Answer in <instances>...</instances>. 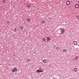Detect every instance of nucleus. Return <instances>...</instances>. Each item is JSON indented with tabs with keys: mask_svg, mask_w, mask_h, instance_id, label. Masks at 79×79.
<instances>
[{
	"mask_svg": "<svg viewBox=\"0 0 79 79\" xmlns=\"http://www.w3.org/2000/svg\"><path fill=\"white\" fill-rule=\"evenodd\" d=\"M77 19H79V15H78L77 16Z\"/></svg>",
	"mask_w": 79,
	"mask_h": 79,
	"instance_id": "obj_18",
	"label": "nucleus"
},
{
	"mask_svg": "<svg viewBox=\"0 0 79 79\" xmlns=\"http://www.w3.org/2000/svg\"><path fill=\"white\" fill-rule=\"evenodd\" d=\"M47 40L48 42H49V41H50V38H47Z\"/></svg>",
	"mask_w": 79,
	"mask_h": 79,
	"instance_id": "obj_10",
	"label": "nucleus"
},
{
	"mask_svg": "<svg viewBox=\"0 0 79 79\" xmlns=\"http://www.w3.org/2000/svg\"><path fill=\"white\" fill-rule=\"evenodd\" d=\"M42 40H43V41H44V42H45L46 40V39L45 38H43L42 39Z\"/></svg>",
	"mask_w": 79,
	"mask_h": 79,
	"instance_id": "obj_11",
	"label": "nucleus"
},
{
	"mask_svg": "<svg viewBox=\"0 0 79 79\" xmlns=\"http://www.w3.org/2000/svg\"><path fill=\"white\" fill-rule=\"evenodd\" d=\"M14 31H15H15H16V28H14Z\"/></svg>",
	"mask_w": 79,
	"mask_h": 79,
	"instance_id": "obj_17",
	"label": "nucleus"
},
{
	"mask_svg": "<svg viewBox=\"0 0 79 79\" xmlns=\"http://www.w3.org/2000/svg\"><path fill=\"white\" fill-rule=\"evenodd\" d=\"M31 6V5L30 4L27 5V7H28V8H30Z\"/></svg>",
	"mask_w": 79,
	"mask_h": 79,
	"instance_id": "obj_9",
	"label": "nucleus"
},
{
	"mask_svg": "<svg viewBox=\"0 0 79 79\" xmlns=\"http://www.w3.org/2000/svg\"><path fill=\"white\" fill-rule=\"evenodd\" d=\"M60 31H61V33L60 34V35H61L64 33V29L63 28H60Z\"/></svg>",
	"mask_w": 79,
	"mask_h": 79,
	"instance_id": "obj_2",
	"label": "nucleus"
},
{
	"mask_svg": "<svg viewBox=\"0 0 79 79\" xmlns=\"http://www.w3.org/2000/svg\"><path fill=\"white\" fill-rule=\"evenodd\" d=\"M43 62L44 63H47V60H43Z\"/></svg>",
	"mask_w": 79,
	"mask_h": 79,
	"instance_id": "obj_8",
	"label": "nucleus"
},
{
	"mask_svg": "<svg viewBox=\"0 0 79 79\" xmlns=\"http://www.w3.org/2000/svg\"><path fill=\"white\" fill-rule=\"evenodd\" d=\"M66 51H67L66 49H63V52H64V53H65V52H66Z\"/></svg>",
	"mask_w": 79,
	"mask_h": 79,
	"instance_id": "obj_13",
	"label": "nucleus"
},
{
	"mask_svg": "<svg viewBox=\"0 0 79 79\" xmlns=\"http://www.w3.org/2000/svg\"><path fill=\"white\" fill-rule=\"evenodd\" d=\"M75 60H78V57L76 56L75 57Z\"/></svg>",
	"mask_w": 79,
	"mask_h": 79,
	"instance_id": "obj_16",
	"label": "nucleus"
},
{
	"mask_svg": "<svg viewBox=\"0 0 79 79\" xmlns=\"http://www.w3.org/2000/svg\"><path fill=\"white\" fill-rule=\"evenodd\" d=\"M70 4V2L69 1H68L67 2V5H69Z\"/></svg>",
	"mask_w": 79,
	"mask_h": 79,
	"instance_id": "obj_7",
	"label": "nucleus"
},
{
	"mask_svg": "<svg viewBox=\"0 0 79 79\" xmlns=\"http://www.w3.org/2000/svg\"><path fill=\"white\" fill-rule=\"evenodd\" d=\"M37 73H43L44 71H42V67H39V70H37Z\"/></svg>",
	"mask_w": 79,
	"mask_h": 79,
	"instance_id": "obj_1",
	"label": "nucleus"
},
{
	"mask_svg": "<svg viewBox=\"0 0 79 79\" xmlns=\"http://www.w3.org/2000/svg\"><path fill=\"white\" fill-rule=\"evenodd\" d=\"M56 48L57 50H58V49H59V48L58 47H56Z\"/></svg>",
	"mask_w": 79,
	"mask_h": 79,
	"instance_id": "obj_21",
	"label": "nucleus"
},
{
	"mask_svg": "<svg viewBox=\"0 0 79 79\" xmlns=\"http://www.w3.org/2000/svg\"><path fill=\"white\" fill-rule=\"evenodd\" d=\"M27 21H30V19H27Z\"/></svg>",
	"mask_w": 79,
	"mask_h": 79,
	"instance_id": "obj_19",
	"label": "nucleus"
},
{
	"mask_svg": "<svg viewBox=\"0 0 79 79\" xmlns=\"http://www.w3.org/2000/svg\"><path fill=\"white\" fill-rule=\"evenodd\" d=\"M20 30H22V29H23V27L22 26H20Z\"/></svg>",
	"mask_w": 79,
	"mask_h": 79,
	"instance_id": "obj_12",
	"label": "nucleus"
},
{
	"mask_svg": "<svg viewBox=\"0 0 79 79\" xmlns=\"http://www.w3.org/2000/svg\"><path fill=\"white\" fill-rule=\"evenodd\" d=\"M41 23L42 24H44L45 23V20H42Z\"/></svg>",
	"mask_w": 79,
	"mask_h": 79,
	"instance_id": "obj_15",
	"label": "nucleus"
},
{
	"mask_svg": "<svg viewBox=\"0 0 79 79\" xmlns=\"http://www.w3.org/2000/svg\"><path fill=\"white\" fill-rule=\"evenodd\" d=\"M30 60H30V59L28 58L27 59V62H29Z\"/></svg>",
	"mask_w": 79,
	"mask_h": 79,
	"instance_id": "obj_14",
	"label": "nucleus"
},
{
	"mask_svg": "<svg viewBox=\"0 0 79 79\" xmlns=\"http://www.w3.org/2000/svg\"><path fill=\"white\" fill-rule=\"evenodd\" d=\"M75 8H79V4H77L75 5Z\"/></svg>",
	"mask_w": 79,
	"mask_h": 79,
	"instance_id": "obj_5",
	"label": "nucleus"
},
{
	"mask_svg": "<svg viewBox=\"0 0 79 79\" xmlns=\"http://www.w3.org/2000/svg\"><path fill=\"white\" fill-rule=\"evenodd\" d=\"M73 70L74 72H77V69L75 68L73 69Z\"/></svg>",
	"mask_w": 79,
	"mask_h": 79,
	"instance_id": "obj_6",
	"label": "nucleus"
},
{
	"mask_svg": "<svg viewBox=\"0 0 79 79\" xmlns=\"http://www.w3.org/2000/svg\"><path fill=\"white\" fill-rule=\"evenodd\" d=\"M73 44L74 45H77V43L75 41H73Z\"/></svg>",
	"mask_w": 79,
	"mask_h": 79,
	"instance_id": "obj_4",
	"label": "nucleus"
},
{
	"mask_svg": "<svg viewBox=\"0 0 79 79\" xmlns=\"http://www.w3.org/2000/svg\"><path fill=\"white\" fill-rule=\"evenodd\" d=\"M3 3H5V2H6L5 0H3Z\"/></svg>",
	"mask_w": 79,
	"mask_h": 79,
	"instance_id": "obj_20",
	"label": "nucleus"
},
{
	"mask_svg": "<svg viewBox=\"0 0 79 79\" xmlns=\"http://www.w3.org/2000/svg\"><path fill=\"white\" fill-rule=\"evenodd\" d=\"M17 70L16 68H14L12 70V71L13 72V73H15V71H17Z\"/></svg>",
	"mask_w": 79,
	"mask_h": 79,
	"instance_id": "obj_3",
	"label": "nucleus"
}]
</instances>
